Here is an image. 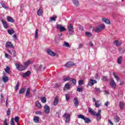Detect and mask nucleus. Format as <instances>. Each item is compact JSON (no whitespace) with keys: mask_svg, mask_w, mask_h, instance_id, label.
Wrapping results in <instances>:
<instances>
[{"mask_svg":"<svg viewBox=\"0 0 125 125\" xmlns=\"http://www.w3.org/2000/svg\"><path fill=\"white\" fill-rule=\"evenodd\" d=\"M105 29V25L104 24H101L95 28H93L94 32L95 33H100L102 31H103Z\"/></svg>","mask_w":125,"mask_h":125,"instance_id":"1","label":"nucleus"},{"mask_svg":"<svg viewBox=\"0 0 125 125\" xmlns=\"http://www.w3.org/2000/svg\"><path fill=\"white\" fill-rule=\"evenodd\" d=\"M15 66L17 70L18 71H24V70H26L25 65H23V64L20 62L15 63Z\"/></svg>","mask_w":125,"mask_h":125,"instance_id":"2","label":"nucleus"},{"mask_svg":"<svg viewBox=\"0 0 125 125\" xmlns=\"http://www.w3.org/2000/svg\"><path fill=\"white\" fill-rule=\"evenodd\" d=\"M77 118L78 119H82V120H83V121H84V123H85V124H89V123H90V122H91V121L90 120V119H89V118H87L85 117V116H84L82 114H80V115H78Z\"/></svg>","mask_w":125,"mask_h":125,"instance_id":"3","label":"nucleus"},{"mask_svg":"<svg viewBox=\"0 0 125 125\" xmlns=\"http://www.w3.org/2000/svg\"><path fill=\"white\" fill-rule=\"evenodd\" d=\"M67 28H68L69 34L70 35H73V33H74V26H73L72 24L69 23L68 24Z\"/></svg>","mask_w":125,"mask_h":125,"instance_id":"4","label":"nucleus"},{"mask_svg":"<svg viewBox=\"0 0 125 125\" xmlns=\"http://www.w3.org/2000/svg\"><path fill=\"white\" fill-rule=\"evenodd\" d=\"M94 83H97V81L93 79L89 80V83L87 84V87L94 85Z\"/></svg>","mask_w":125,"mask_h":125,"instance_id":"5","label":"nucleus"},{"mask_svg":"<svg viewBox=\"0 0 125 125\" xmlns=\"http://www.w3.org/2000/svg\"><path fill=\"white\" fill-rule=\"evenodd\" d=\"M63 118H65L66 124L70 123V115L67 113H65L63 115Z\"/></svg>","mask_w":125,"mask_h":125,"instance_id":"6","label":"nucleus"},{"mask_svg":"<svg viewBox=\"0 0 125 125\" xmlns=\"http://www.w3.org/2000/svg\"><path fill=\"white\" fill-rule=\"evenodd\" d=\"M57 29H59L60 32H64V31H66V28L64 27H63L61 24H57L56 25Z\"/></svg>","mask_w":125,"mask_h":125,"instance_id":"7","label":"nucleus"},{"mask_svg":"<svg viewBox=\"0 0 125 125\" xmlns=\"http://www.w3.org/2000/svg\"><path fill=\"white\" fill-rule=\"evenodd\" d=\"M44 112L45 113V114H49L50 112V108L49 107V106H48V105H47V104L44 105Z\"/></svg>","mask_w":125,"mask_h":125,"instance_id":"8","label":"nucleus"},{"mask_svg":"<svg viewBox=\"0 0 125 125\" xmlns=\"http://www.w3.org/2000/svg\"><path fill=\"white\" fill-rule=\"evenodd\" d=\"M72 66H75V64L71 62H68L64 64V66L66 68H69V67H72Z\"/></svg>","mask_w":125,"mask_h":125,"instance_id":"9","label":"nucleus"},{"mask_svg":"<svg viewBox=\"0 0 125 125\" xmlns=\"http://www.w3.org/2000/svg\"><path fill=\"white\" fill-rule=\"evenodd\" d=\"M88 110V112L90 113L91 115H92L93 116H96L97 115L96 112H95V111L92 109V108L89 107Z\"/></svg>","mask_w":125,"mask_h":125,"instance_id":"10","label":"nucleus"},{"mask_svg":"<svg viewBox=\"0 0 125 125\" xmlns=\"http://www.w3.org/2000/svg\"><path fill=\"white\" fill-rule=\"evenodd\" d=\"M46 51L47 54L50 55L51 56L54 57L55 56V55H56V54H55V53H54V52L52 51L50 49H48Z\"/></svg>","mask_w":125,"mask_h":125,"instance_id":"11","label":"nucleus"},{"mask_svg":"<svg viewBox=\"0 0 125 125\" xmlns=\"http://www.w3.org/2000/svg\"><path fill=\"white\" fill-rule=\"evenodd\" d=\"M6 47H11V48H14V46L11 42H8L5 44Z\"/></svg>","mask_w":125,"mask_h":125,"instance_id":"12","label":"nucleus"},{"mask_svg":"<svg viewBox=\"0 0 125 125\" xmlns=\"http://www.w3.org/2000/svg\"><path fill=\"white\" fill-rule=\"evenodd\" d=\"M31 75V71H28L22 74V78H27V77L30 76Z\"/></svg>","mask_w":125,"mask_h":125,"instance_id":"13","label":"nucleus"},{"mask_svg":"<svg viewBox=\"0 0 125 125\" xmlns=\"http://www.w3.org/2000/svg\"><path fill=\"white\" fill-rule=\"evenodd\" d=\"M32 63V61L31 60H29L27 61H26L25 62H24V67H25V69H27V67L30 65V64Z\"/></svg>","mask_w":125,"mask_h":125,"instance_id":"14","label":"nucleus"},{"mask_svg":"<svg viewBox=\"0 0 125 125\" xmlns=\"http://www.w3.org/2000/svg\"><path fill=\"white\" fill-rule=\"evenodd\" d=\"M1 22L2 23L3 27L5 28V29H7V28H8V25L6 21H5L3 20H1Z\"/></svg>","mask_w":125,"mask_h":125,"instance_id":"15","label":"nucleus"},{"mask_svg":"<svg viewBox=\"0 0 125 125\" xmlns=\"http://www.w3.org/2000/svg\"><path fill=\"white\" fill-rule=\"evenodd\" d=\"M110 85L111 87H112V88H116V83L115 82V81H114V80H112L110 82Z\"/></svg>","mask_w":125,"mask_h":125,"instance_id":"16","label":"nucleus"},{"mask_svg":"<svg viewBox=\"0 0 125 125\" xmlns=\"http://www.w3.org/2000/svg\"><path fill=\"white\" fill-rule=\"evenodd\" d=\"M33 121L34 123H36V124H39V123H40V117L38 116L34 117L33 118Z\"/></svg>","mask_w":125,"mask_h":125,"instance_id":"17","label":"nucleus"},{"mask_svg":"<svg viewBox=\"0 0 125 125\" xmlns=\"http://www.w3.org/2000/svg\"><path fill=\"white\" fill-rule=\"evenodd\" d=\"M57 18V16H53V17L50 18L49 21H50V22H55V21H56Z\"/></svg>","mask_w":125,"mask_h":125,"instance_id":"18","label":"nucleus"},{"mask_svg":"<svg viewBox=\"0 0 125 125\" xmlns=\"http://www.w3.org/2000/svg\"><path fill=\"white\" fill-rule=\"evenodd\" d=\"M119 107H120V109H124V108H125V102H120Z\"/></svg>","mask_w":125,"mask_h":125,"instance_id":"19","label":"nucleus"},{"mask_svg":"<svg viewBox=\"0 0 125 125\" xmlns=\"http://www.w3.org/2000/svg\"><path fill=\"white\" fill-rule=\"evenodd\" d=\"M42 8H40L37 12L38 15H39V16H42Z\"/></svg>","mask_w":125,"mask_h":125,"instance_id":"20","label":"nucleus"},{"mask_svg":"<svg viewBox=\"0 0 125 125\" xmlns=\"http://www.w3.org/2000/svg\"><path fill=\"white\" fill-rule=\"evenodd\" d=\"M8 77L5 75L2 77V81L4 82V83H7V82H8Z\"/></svg>","mask_w":125,"mask_h":125,"instance_id":"21","label":"nucleus"},{"mask_svg":"<svg viewBox=\"0 0 125 125\" xmlns=\"http://www.w3.org/2000/svg\"><path fill=\"white\" fill-rule=\"evenodd\" d=\"M102 21H103V22H104V23H105L106 24H110V21L108 19L104 18L102 19Z\"/></svg>","mask_w":125,"mask_h":125,"instance_id":"22","label":"nucleus"},{"mask_svg":"<svg viewBox=\"0 0 125 125\" xmlns=\"http://www.w3.org/2000/svg\"><path fill=\"white\" fill-rule=\"evenodd\" d=\"M72 2L73 4H75L76 6H79V5H80V2L78 0H72Z\"/></svg>","mask_w":125,"mask_h":125,"instance_id":"23","label":"nucleus"},{"mask_svg":"<svg viewBox=\"0 0 125 125\" xmlns=\"http://www.w3.org/2000/svg\"><path fill=\"white\" fill-rule=\"evenodd\" d=\"M67 89H70V83H66L64 87V90H67Z\"/></svg>","mask_w":125,"mask_h":125,"instance_id":"24","label":"nucleus"},{"mask_svg":"<svg viewBox=\"0 0 125 125\" xmlns=\"http://www.w3.org/2000/svg\"><path fill=\"white\" fill-rule=\"evenodd\" d=\"M7 20L8 22H11V23H13V22H14V19L11 17H7Z\"/></svg>","mask_w":125,"mask_h":125,"instance_id":"25","label":"nucleus"},{"mask_svg":"<svg viewBox=\"0 0 125 125\" xmlns=\"http://www.w3.org/2000/svg\"><path fill=\"white\" fill-rule=\"evenodd\" d=\"M36 107H37L38 108H39V109H42V104L40 103L39 101H37L36 102Z\"/></svg>","mask_w":125,"mask_h":125,"instance_id":"26","label":"nucleus"},{"mask_svg":"<svg viewBox=\"0 0 125 125\" xmlns=\"http://www.w3.org/2000/svg\"><path fill=\"white\" fill-rule=\"evenodd\" d=\"M114 44H115L116 46H120V45H122V42H120L119 41L116 40L114 41Z\"/></svg>","mask_w":125,"mask_h":125,"instance_id":"27","label":"nucleus"},{"mask_svg":"<svg viewBox=\"0 0 125 125\" xmlns=\"http://www.w3.org/2000/svg\"><path fill=\"white\" fill-rule=\"evenodd\" d=\"M30 93H31V89L30 88H28L25 93V96H29Z\"/></svg>","mask_w":125,"mask_h":125,"instance_id":"28","label":"nucleus"},{"mask_svg":"<svg viewBox=\"0 0 125 125\" xmlns=\"http://www.w3.org/2000/svg\"><path fill=\"white\" fill-rule=\"evenodd\" d=\"M85 36L87 37L88 38H91V37H92V34H91V33L89 32H85Z\"/></svg>","mask_w":125,"mask_h":125,"instance_id":"29","label":"nucleus"},{"mask_svg":"<svg viewBox=\"0 0 125 125\" xmlns=\"http://www.w3.org/2000/svg\"><path fill=\"white\" fill-rule=\"evenodd\" d=\"M38 32H39V29H37L35 31V34L34 36L36 40H38V38H39V33H38Z\"/></svg>","mask_w":125,"mask_h":125,"instance_id":"30","label":"nucleus"},{"mask_svg":"<svg viewBox=\"0 0 125 125\" xmlns=\"http://www.w3.org/2000/svg\"><path fill=\"white\" fill-rule=\"evenodd\" d=\"M74 100L75 101L74 102L75 106H79V100H78V98H75Z\"/></svg>","mask_w":125,"mask_h":125,"instance_id":"31","label":"nucleus"},{"mask_svg":"<svg viewBox=\"0 0 125 125\" xmlns=\"http://www.w3.org/2000/svg\"><path fill=\"white\" fill-rule=\"evenodd\" d=\"M114 120L115 123H119L120 122V117L118 116H116L114 117Z\"/></svg>","mask_w":125,"mask_h":125,"instance_id":"32","label":"nucleus"},{"mask_svg":"<svg viewBox=\"0 0 125 125\" xmlns=\"http://www.w3.org/2000/svg\"><path fill=\"white\" fill-rule=\"evenodd\" d=\"M95 116H97V121H100L101 120V114L98 113Z\"/></svg>","mask_w":125,"mask_h":125,"instance_id":"33","label":"nucleus"},{"mask_svg":"<svg viewBox=\"0 0 125 125\" xmlns=\"http://www.w3.org/2000/svg\"><path fill=\"white\" fill-rule=\"evenodd\" d=\"M113 74L114 75V78L117 80V82H120V79L119 77H118V75L116 73H113Z\"/></svg>","mask_w":125,"mask_h":125,"instance_id":"34","label":"nucleus"},{"mask_svg":"<svg viewBox=\"0 0 125 125\" xmlns=\"http://www.w3.org/2000/svg\"><path fill=\"white\" fill-rule=\"evenodd\" d=\"M123 60V58L122 57H119L117 60L118 64H121Z\"/></svg>","mask_w":125,"mask_h":125,"instance_id":"35","label":"nucleus"},{"mask_svg":"<svg viewBox=\"0 0 125 125\" xmlns=\"http://www.w3.org/2000/svg\"><path fill=\"white\" fill-rule=\"evenodd\" d=\"M71 78H70L69 76L63 78L64 82H68V81H70L71 82Z\"/></svg>","mask_w":125,"mask_h":125,"instance_id":"36","label":"nucleus"},{"mask_svg":"<svg viewBox=\"0 0 125 125\" xmlns=\"http://www.w3.org/2000/svg\"><path fill=\"white\" fill-rule=\"evenodd\" d=\"M19 89V82H18L15 88V91H17V90H18Z\"/></svg>","mask_w":125,"mask_h":125,"instance_id":"37","label":"nucleus"},{"mask_svg":"<svg viewBox=\"0 0 125 125\" xmlns=\"http://www.w3.org/2000/svg\"><path fill=\"white\" fill-rule=\"evenodd\" d=\"M25 91H26V89L25 88H21L20 89V90L19 91V94H22L24 93V92Z\"/></svg>","mask_w":125,"mask_h":125,"instance_id":"38","label":"nucleus"},{"mask_svg":"<svg viewBox=\"0 0 125 125\" xmlns=\"http://www.w3.org/2000/svg\"><path fill=\"white\" fill-rule=\"evenodd\" d=\"M58 104V99L55 98L54 101V105L56 106Z\"/></svg>","mask_w":125,"mask_h":125,"instance_id":"39","label":"nucleus"},{"mask_svg":"<svg viewBox=\"0 0 125 125\" xmlns=\"http://www.w3.org/2000/svg\"><path fill=\"white\" fill-rule=\"evenodd\" d=\"M78 84L80 86H82V85H83V81L82 80H79L78 82Z\"/></svg>","mask_w":125,"mask_h":125,"instance_id":"40","label":"nucleus"},{"mask_svg":"<svg viewBox=\"0 0 125 125\" xmlns=\"http://www.w3.org/2000/svg\"><path fill=\"white\" fill-rule=\"evenodd\" d=\"M95 105L97 108H98V107H100V104H99V101H97L96 103H95Z\"/></svg>","mask_w":125,"mask_h":125,"instance_id":"41","label":"nucleus"},{"mask_svg":"<svg viewBox=\"0 0 125 125\" xmlns=\"http://www.w3.org/2000/svg\"><path fill=\"white\" fill-rule=\"evenodd\" d=\"M95 90L96 91V92H98V93H100V92H101V90H100V88L95 87Z\"/></svg>","mask_w":125,"mask_h":125,"instance_id":"42","label":"nucleus"},{"mask_svg":"<svg viewBox=\"0 0 125 125\" xmlns=\"http://www.w3.org/2000/svg\"><path fill=\"white\" fill-rule=\"evenodd\" d=\"M63 46H65L66 47H70V44H69V43L64 42L63 43Z\"/></svg>","mask_w":125,"mask_h":125,"instance_id":"43","label":"nucleus"},{"mask_svg":"<svg viewBox=\"0 0 125 125\" xmlns=\"http://www.w3.org/2000/svg\"><path fill=\"white\" fill-rule=\"evenodd\" d=\"M7 32H8V34H9V35H12L13 34H14V31L12 30L8 29L7 30Z\"/></svg>","mask_w":125,"mask_h":125,"instance_id":"44","label":"nucleus"},{"mask_svg":"<svg viewBox=\"0 0 125 125\" xmlns=\"http://www.w3.org/2000/svg\"><path fill=\"white\" fill-rule=\"evenodd\" d=\"M42 102V103H46V99L45 98V97H43L42 100H41Z\"/></svg>","mask_w":125,"mask_h":125,"instance_id":"45","label":"nucleus"},{"mask_svg":"<svg viewBox=\"0 0 125 125\" xmlns=\"http://www.w3.org/2000/svg\"><path fill=\"white\" fill-rule=\"evenodd\" d=\"M5 71L7 74H9V67L8 66H6V68L5 69Z\"/></svg>","mask_w":125,"mask_h":125,"instance_id":"46","label":"nucleus"},{"mask_svg":"<svg viewBox=\"0 0 125 125\" xmlns=\"http://www.w3.org/2000/svg\"><path fill=\"white\" fill-rule=\"evenodd\" d=\"M36 115H42V112L41 111H37L35 112Z\"/></svg>","mask_w":125,"mask_h":125,"instance_id":"47","label":"nucleus"},{"mask_svg":"<svg viewBox=\"0 0 125 125\" xmlns=\"http://www.w3.org/2000/svg\"><path fill=\"white\" fill-rule=\"evenodd\" d=\"M71 82H72V83L74 85L76 84L77 83V81L75 79H72V80H71Z\"/></svg>","mask_w":125,"mask_h":125,"instance_id":"48","label":"nucleus"},{"mask_svg":"<svg viewBox=\"0 0 125 125\" xmlns=\"http://www.w3.org/2000/svg\"><path fill=\"white\" fill-rule=\"evenodd\" d=\"M1 6L3 7V8H5V9H7V7L4 4V3H1Z\"/></svg>","mask_w":125,"mask_h":125,"instance_id":"49","label":"nucleus"},{"mask_svg":"<svg viewBox=\"0 0 125 125\" xmlns=\"http://www.w3.org/2000/svg\"><path fill=\"white\" fill-rule=\"evenodd\" d=\"M15 122H16V123H18V122H19V117L16 116L15 118Z\"/></svg>","mask_w":125,"mask_h":125,"instance_id":"50","label":"nucleus"},{"mask_svg":"<svg viewBox=\"0 0 125 125\" xmlns=\"http://www.w3.org/2000/svg\"><path fill=\"white\" fill-rule=\"evenodd\" d=\"M77 91L79 92H82V91H83V89L82 88H77Z\"/></svg>","mask_w":125,"mask_h":125,"instance_id":"51","label":"nucleus"},{"mask_svg":"<svg viewBox=\"0 0 125 125\" xmlns=\"http://www.w3.org/2000/svg\"><path fill=\"white\" fill-rule=\"evenodd\" d=\"M11 125H15V123L14 122V120H13V119H11Z\"/></svg>","mask_w":125,"mask_h":125,"instance_id":"52","label":"nucleus"},{"mask_svg":"<svg viewBox=\"0 0 125 125\" xmlns=\"http://www.w3.org/2000/svg\"><path fill=\"white\" fill-rule=\"evenodd\" d=\"M10 115V108H8L7 111V115L9 116Z\"/></svg>","mask_w":125,"mask_h":125,"instance_id":"53","label":"nucleus"},{"mask_svg":"<svg viewBox=\"0 0 125 125\" xmlns=\"http://www.w3.org/2000/svg\"><path fill=\"white\" fill-rule=\"evenodd\" d=\"M102 80L104 81V82H106V81H107V77L103 76Z\"/></svg>","mask_w":125,"mask_h":125,"instance_id":"54","label":"nucleus"},{"mask_svg":"<svg viewBox=\"0 0 125 125\" xmlns=\"http://www.w3.org/2000/svg\"><path fill=\"white\" fill-rule=\"evenodd\" d=\"M4 125H8V124H7V119H6L4 120Z\"/></svg>","mask_w":125,"mask_h":125,"instance_id":"55","label":"nucleus"},{"mask_svg":"<svg viewBox=\"0 0 125 125\" xmlns=\"http://www.w3.org/2000/svg\"><path fill=\"white\" fill-rule=\"evenodd\" d=\"M65 98L67 101H68L69 99H70V98L69 97L68 95H65Z\"/></svg>","mask_w":125,"mask_h":125,"instance_id":"56","label":"nucleus"},{"mask_svg":"<svg viewBox=\"0 0 125 125\" xmlns=\"http://www.w3.org/2000/svg\"><path fill=\"white\" fill-rule=\"evenodd\" d=\"M119 51L120 52V53H124V52H125V51L124 50H123V49H122L121 48H120L119 49Z\"/></svg>","mask_w":125,"mask_h":125,"instance_id":"57","label":"nucleus"},{"mask_svg":"<svg viewBox=\"0 0 125 125\" xmlns=\"http://www.w3.org/2000/svg\"><path fill=\"white\" fill-rule=\"evenodd\" d=\"M82 47H83V44H79V46H78V48H82Z\"/></svg>","mask_w":125,"mask_h":125,"instance_id":"58","label":"nucleus"},{"mask_svg":"<svg viewBox=\"0 0 125 125\" xmlns=\"http://www.w3.org/2000/svg\"><path fill=\"white\" fill-rule=\"evenodd\" d=\"M13 51V55H14V56L15 57H16V56H17V54H16V52H15V51Z\"/></svg>","mask_w":125,"mask_h":125,"instance_id":"59","label":"nucleus"},{"mask_svg":"<svg viewBox=\"0 0 125 125\" xmlns=\"http://www.w3.org/2000/svg\"><path fill=\"white\" fill-rule=\"evenodd\" d=\"M108 105H109V102L107 101V102L105 103V106H106V107H108Z\"/></svg>","mask_w":125,"mask_h":125,"instance_id":"60","label":"nucleus"},{"mask_svg":"<svg viewBox=\"0 0 125 125\" xmlns=\"http://www.w3.org/2000/svg\"><path fill=\"white\" fill-rule=\"evenodd\" d=\"M108 123L111 125H113L114 124L112 123V121H111V120H108Z\"/></svg>","mask_w":125,"mask_h":125,"instance_id":"61","label":"nucleus"},{"mask_svg":"<svg viewBox=\"0 0 125 125\" xmlns=\"http://www.w3.org/2000/svg\"><path fill=\"white\" fill-rule=\"evenodd\" d=\"M5 57L6 58H9V57H8V54H5Z\"/></svg>","mask_w":125,"mask_h":125,"instance_id":"62","label":"nucleus"},{"mask_svg":"<svg viewBox=\"0 0 125 125\" xmlns=\"http://www.w3.org/2000/svg\"><path fill=\"white\" fill-rule=\"evenodd\" d=\"M8 52L9 53V54H12V52L9 49H8Z\"/></svg>","mask_w":125,"mask_h":125,"instance_id":"63","label":"nucleus"},{"mask_svg":"<svg viewBox=\"0 0 125 125\" xmlns=\"http://www.w3.org/2000/svg\"><path fill=\"white\" fill-rule=\"evenodd\" d=\"M100 113H101V109H99L96 114H100Z\"/></svg>","mask_w":125,"mask_h":125,"instance_id":"64","label":"nucleus"}]
</instances>
